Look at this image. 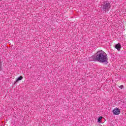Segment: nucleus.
I'll use <instances>...</instances> for the list:
<instances>
[{"label": "nucleus", "instance_id": "nucleus-2", "mask_svg": "<svg viewBox=\"0 0 126 126\" xmlns=\"http://www.w3.org/2000/svg\"><path fill=\"white\" fill-rule=\"evenodd\" d=\"M110 8H111V4L108 1L104 2L101 7V11L104 13L109 11Z\"/></svg>", "mask_w": 126, "mask_h": 126}, {"label": "nucleus", "instance_id": "nucleus-6", "mask_svg": "<svg viewBox=\"0 0 126 126\" xmlns=\"http://www.w3.org/2000/svg\"><path fill=\"white\" fill-rule=\"evenodd\" d=\"M102 119H103V117L102 116L99 117V118L98 119V122L101 123V121H102Z\"/></svg>", "mask_w": 126, "mask_h": 126}, {"label": "nucleus", "instance_id": "nucleus-3", "mask_svg": "<svg viewBox=\"0 0 126 126\" xmlns=\"http://www.w3.org/2000/svg\"><path fill=\"white\" fill-rule=\"evenodd\" d=\"M113 113L114 115H115V116H118V115H120V114H121V109L116 107L113 110Z\"/></svg>", "mask_w": 126, "mask_h": 126}, {"label": "nucleus", "instance_id": "nucleus-1", "mask_svg": "<svg viewBox=\"0 0 126 126\" xmlns=\"http://www.w3.org/2000/svg\"><path fill=\"white\" fill-rule=\"evenodd\" d=\"M92 62H98L103 63H108V55L102 50L97 51L94 55L90 57Z\"/></svg>", "mask_w": 126, "mask_h": 126}, {"label": "nucleus", "instance_id": "nucleus-7", "mask_svg": "<svg viewBox=\"0 0 126 126\" xmlns=\"http://www.w3.org/2000/svg\"><path fill=\"white\" fill-rule=\"evenodd\" d=\"M119 88H120L121 89H123V88H124V86H123V85H121V86L119 87Z\"/></svg>", "mask_w": 126, "mask_h": 126}, {"label": "nucleus", "instance_id": "nucleus-4", "mask_svg": "<svg viewBox=\"0 0 126 126\" xmlns=\"http://www.w3.org/2000/svg\"><path fill=\"white\" fill-rule=\"evenodd\" d=\"M115 48H116L118 51H121V49H122V45H121V44L118 43L115 45Z\"/></svg>", "mask_w": 126, "mask_h": 126}, {"label": "nucleus", "instance_id": "nucleus-5", "mask_svg": "<svg viewBox=\"0 0 126 126\" xmlns=\"http://www.w3.org/2000/svg\"><path fill=\"white\" fill-rule=\"evenodd\" d=\"M22 79H23V77H22V76H20L19 77H18L17 78V79L16 80V81H15V84L17 83V82H18V81H19L20 80H22Z\"/></svg>", "mask_w": 126, "mask_h": 126}]
</instances>
